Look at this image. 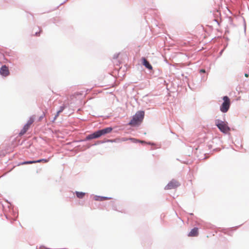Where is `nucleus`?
Returning <instances> with one entry per match:
<instances>
[{
	"label": "nucleus",
	"mask_w": 249,
	"mask_h": 249,
	"mask_svg": "<svg viewBox=\"0 0 249 249\" xmlns=\"http://www.w3.org/2000/svg\"><path fill=\"white\" fill-rule=\"evenodd\" d=\"M112 130V128L109 127L104 129L99 130L97 131L94 132L93 133L87 136L86 140H89L93 139L98 138L102 135H104L106 134L109 133Z\"/></svg>",
	"instance_id": "1"
},
{
	"label": "nucleus",
	"mask_w": 249,
	"mask_h": 249,
	"mask_svg": "<svg viewBox=\"0 0 249 249\" xmlns=\"http://www.w3.org/2000/svg\"><path fill=\"white\" fill-rule=\"evenodd\" d=\"M144 115L143 111H138L134 116H133L132 120L129 123V125L131 126H136L139 125L142 121Z\"/></svg>",
	"instance_id": "2"
},
{
	"label": "nucleus",
	"mask_w": 249,
	"mask_h": 249,
	"mask_svg": "<svg viewBox=\"0 0 249 249\" xmlns=\"http://www.w3.org/2000/svg\"><path fill=\"white\" fill-rule=\"evenodd\" d=\"M215 124L219 129L224 133H227L230 131V128L228 125V123L219 120L215 121Z\"/></svg>",
	"instance_id": "3"
},
{
	"label": "nucleus",
	"mask_w": 249,
	"mask_h": 249,
	"mask_svg": "<svg viewBox=\"0 0 249 249\" xmlns=\"http://www.w3.org/2000/svg\"><path fill=\"white\" fill-rule=\"evenodd\" d=\"M223 100L224 102L220 107V110L221 112L225 113L228 111L230 108V100L227 96H224L223 97Z\"/></svg>",
	"instance_id": "4"
},
{
	"label": "nucleus",
	"mask_w": 249,
	"mask_h": 249,
	"mask_svg": "<svg viewBox=\"0 0 249 249\" xmlns=\"http://www.w3.org/2000/svg\"><path fill=\"white\" fill-rule=\"evenodd\" d=\"M180 185L178 181L175 179L171 180L165 187V190H171L177 188Z\"/></svg>",
	"instance_id": "5"
},
{
	"label": "nucleus",
	"mask_w": 249,
	"mask_h": 249,
	"mask_svg": "<svg viewBox=\"0 0 249 249\" xmlns=\"http://www.w3.org/2000/svg\"><path fill=\"white\" fill-rule=\"evenodd\" d=\"M49 161V159H40L37 160H33V161H25L23 162H22L18 165H23V164H32V163H38V162H43L44 163H47Z\"/></svg>",
	"instance_id": "6"
},
{
	"label": "nucleus",
	"mask_w": 249,
	"mask_h": 249,
	"mask_svg": "<svg viewBox=\"0 0 249 249\" xmlns=\"http://www.w3.org/2000/svg\"><path fill=\"white\" fill-rule=\"evenodd\" d=\"M0 73L4 76H8L9 74V70L5 65L2 66L0 70Z\"/></svg>",
	"instance_id": "7"
},
{
	"label": "nucleus",
	"mask_w": 249,
	"mask_h": 249,
	"mask_svg": "<svg viewBox=\"0 0 249 249\" xmlns=\"http://www.w3.org/2000/svg\"><path fill=\"white\" fill-rule=\"evenodd\" d=\"M128 140H131L133 142H135L136 141V140H135L134 138L127 139L126 138H117V139H114L113 140H110V141L111 142H120L126 141Z\"/></svg>",
	"instance_id": "8"
},
{
	"label": "nucleus",
	"mask_w": 249,
	"mask_h": 249,
	"mask_svg": "<svg viewBox=\"0 0 249 249\" xmlns=\"http://www.w3.org/2000/svg\"><path fill=\"white\" fill-rule=\"evenodd\" d=\"M34 122V118L33 117H31L30 119L28 121L27 124L24 126L23 128L27 131L30 128V126Z\"/></svg>",
	"instance_id": "9"
},
{
	"label": "nucleus",
	"mask_w": 249,
	"mask_h": 249,
	"mask_svg": "<svg viewBox=\"0 0 249 249\" xmlns=\"http://www.w3.org/2000/svg\"><path fill=\"white\" fill-rule=\"evenodd\" d=\"M198 228H194L189 233L188 236L191 237L196 236L198 235Z\"/></svg>",
	"instance_id": "10"
},
{
	"label": "nucleus",
	"mask_w": 249,
	"mask_h": 249,
	"mask_svg": "<svg viewBox=\"0 0 249 249\" xmlns=\"http://www.w3.org/2000/svg\"><path fill=\"white\" fill-rule=\"evenodd\" d=\"M142 64L148 69L152 70V67L144 57L142 58Z\"/></svg>",
	"instance_id": "11"
},
{
	"label": "nucleus",
	"mask_w": 249,
	"mask_h": 249,
	"mask_svg": "<svg viewBox=\"0 0 249 249\" xmlns=\"http://www.w3.org/2000/svg\"><path fill=\"white\" fill-rule=\"evenodd\" d=\"M65 108V107L64 106L60 107L59 110L57 112L54 118V120H55L58 117L59 114L63 111Z\"/></svg>",
	"instance_id": "12"
},
{
	"label": "nucleus",
	"mask_w": 249,
	"mask_h": 249,
	"mask_svg": "<svg viewBox=\"0 0 249 249\" xmlns=\"http://www.w3.org/2000/svg\"><path fill=\"white\" fill-rule=\"evenodd\" d=\"M76 195L78 198H82L84 197L85 193L83 192H76Z\"/></svg>",
	"instance_id": "13"
},
{
	"label": "nucleus",
	"mask_w": 249,
	"mask_h": 249,
	"mask_svg": "<svg viewBox=\"0 0 249 249\" xmlns=\"http://www.w3.org/2000/svg\"><path fill=\"white\" fill-rule=\"evenodd\" d=\"M94 199L96 201H102L101 196H95Z\"/></svg>",
	"instance_id": "14"
},
{
	"label": "nucleus",
	"mask_w": 249,
	"mask_h": 249,
	"mask_svg": "<svg viewBox=\"0 0 249 249\" xmlns=\"http://www.w3.org/2000/svg\"><path fill=\"white\" fill-rule=\"evenodd\" d=\"M27 131H26V130H25L23 128V129L21 130V131L19 133V134L20 135H22L23 134H24Z\"/></svg>",
	"instance_id": "15"
},
{
	"label": "nucleus",
	"mask_w": 249,
	"mask_h": 249,
	"mask_svg": "<svg viewBox=\"0 0 249 249\" xmlns=\"http://www.w3.org/2000/svg\"><path fill=\"white\" fill-rule=\"evenodd\" d=\"M102 201L106 200H109L111 199V197H104V196H101Z\"/></svg>",
	"instance_id": "16"
},
{
	"label": "nucleus",
	"mask_w": 249,
	"mask_h": 249,
	"mask_svg": "<svg viewBox=\"0 0 249 249\" xmlns=\"http://www.w3.org/2000/svg\"><path fill=\"white\" fill-rule=\"evenodd\" d=\"M38 30H39V32H38L37 31H36V32H35V36H39V34L42 31H41V30H40L39 29H38Z\"/></svg>",
	"instance_id": "17"
},
{
	"label": "nucleus",
	"mask_w": 249,
	"mask_h": 249,
	"mask_svg": "<svg viewBox=\"0 0 249 249\" xmlns=\"http://www.w3.org/2000/svg\"><path fill=\"white\" fill-rule=\"evenodd\" d=\"M200 72L201 73H205V70L204 69H201L200 70Z\"/></svg>",
	"instance_id": "18"
},
{
	"label": "nucleus",
	"mask_w": 249,
	"mask_h": 249,
	"mask_svg": "<svg viewBox=\"0 0 249 249\" xmlns=\"http://www.w3.org/2000/svg\"><path fill=\"white\" fill-rule=\"evenodd\" d=\"M245 77H249V74H247V73H245Z\"/></svg>",
	"instance_id": "19"
},
{
	"label": "nucleus",
	"mask_w": 249,
	"mask_h": 249,
	"mask_svg": "<svg viewBox=\"0 0 249 249\" xmlns=\"http://www.w3.org/2000/svg\"><path fill=\"white\" fill-rule=\"evenodd\" d=\"M141 142L143 143V142H143V141H141Z\"/></svg>",
	"instance_id": "20"
}]
</instances>
